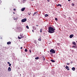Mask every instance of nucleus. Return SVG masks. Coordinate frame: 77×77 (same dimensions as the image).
<instances>
[{
  "label": "nucleus",
  "instance_id": "1",
  "mask_svg": "<svg viewBox=\"0 0 77 77\" xmlns=\"http://www.w3.org/2000/svg\"><path fill=\"white\" fill-rule=\"evenodd\" d=\"M55 28H54L51 26L49 27L48 28V32L49 33H54L55 32Z\"/></svg>",
  "mask_w": 77,
  "mask_h": 77
},
{
  "label": "nucleus",
  "instance_id": "2",
  "mask_svg": "<svg viewBox=\"0 0 77 77\" xmlns=\"http://www.w3.org/2000/svg\"><path fill=\"white\" fill-rule=\"evenodd\" d=\"M50 53H52L53 54H54L56 53V52H55V51L53 49H51L50 50Z\"/></svg>",
  "mask_w": 77,
  "mask_h": 77
},
{
  "label": "nucleus",
  "instance_id": "3",
  "mask_svg": "<svg viewBox=\"0 0 77 77\" xmlns=\"http://www.w3.org/2000/svg\"><path fill=\"white\" fill-rule=\"evenodd\" d=\"M26 21H27V19L26 18H25L22 20V22L23 23H24V22H26Z\"/></svg>",
  "mask_w": 77,
  "mask_h": 77
},
{
  "label": "nucleus",
  "instance_id": "4",
  "mask_svg": "<svg viewBox=\"0 0 77 77\" xmlns=\"http://www.w3.org/2000/svg\"><path fill=\"white\" fill-rule=\"evenodd\" d=\"M8 71L9 72L11 71V68L10 67H9L8 69Z\"/></svg>",
  "mask_w": 77,
  "mask_h": 77
},
{
  "label": "nucleus",
  "instance_id": "5",
  "mask_svg": "<svg viewBox=\"0 0 77 77\" xmlns=\"http://www.w3.org/2000/svg\"><path fill=\"white\" fill-rule=\"evenodd\" d=\"M73 36H74L72 34L71 35H70V36H69L70 38H72V37H73Z\"/></svg>",
  "mask_w": 77,
  "mask_h": 77
},
{
  "label": "nucleus",
  "instance_id": "6",
  "mask_svg": "<svg viewBox=\"0 0 77 77\" xmlns=\"http://www.w3.org/2000/svg\"><path fill=\"white\" fill-rule=\"evenodd\" d=\"M20 36H21L22 38H24V36H23V34H21L20 35Z\"/></svg>",
  "mask_w": 77,
  "mask_h": 77
},
{
  "label": "nucleus",
  "instance_id": "7",
  "mask_svg": "<svg viewBox=\"0 0 77 77\" xmlns=\"http://www.w3.org/2000/svg\"><path fill=\"white\" fill-rule=\"evenodd\" d=\"M41 37L40 36V38L38 39V41H41Z\"/></svg>",
  "mask_w": 77,
  "mask_h": 77
},
{
  "label": "nucleus",
  "instance_id": "8",
  "mask_svg": "<svg viewBox=\"0 0 77 77\" xmlns=\"http://www.w3.org/2000/svg\"><path fill=\"white\" fill-rule=\"evenodd\" d=\"M11 44V42H9L7 43V44H8V45H9V44Z\"/></svg>",
  "mask_w": 77,
  "mask_h": 77
},
{
  "label": "nucleus",
  "instance_id": "9",
  "mask_svg": "<svg viewBox=\"0 0 77 77\" xmlns=\"http://www.w3.org/2000/svg\"><path fill=\"white\" fill-rule=\"evenodd\" d=\"M72 44L73 45H76V44L75 43V42H72Z\"/></svg>",
  "mask_w": 77,
  "mask_h": 77
},
{
  "label": "nucleus",
  "instance_id": "10",
  "mask_svg": "<svg viewBox=\"0 0 77 77\" xmlns=\"http://www.w3.org/2000/svg\"><path fill=\"white\" fill-rule=\"evenodd\" d=\"M36 14H37V12H35L34 13L33 16H35V15H36Z\"/></svg>",
  "mask_w": 77,
  "mask_h": 77
},
{
  "label": "nucleus",
  "instance_id": "11",
  "mask_svg": "<svg viewBox=\"0 0 77 77\" xmlns=\"http://www.w3.org/2000/svg\"><path fill=\"white\" fill-rule=\"evenodd\" d=\"M72 69L73 71H75V67H73L72 68Z\"/></svg>",
  "mask_w": 77,
  "mask_h": 77
},
{
  "label": "nucleus",
  "instance_id": "12",
  "mask_svg": "<svg viewBox=\"0 0 77 77\" xmlns=\"http://www.w3.org/2000/svg\"><path fill=\"white\" fill-rule=\"evenodd\" d=\"M60 6V7H62V5L59 4H58L57 5V6Z\"/></svg>",
  "mask_w": 77,
  "mask_h": 77
},
{
  "label": "nucleus",
  "instance_id": "13",
  "mask_svg": "<svg viewBox=\"0 0 77 77\" xmlns=\"http://www.w3.org/2000/svg\"><path fill=\"white\" fill-rule=\"evenodd\" d=\"M24 10H25V8H23L21 9L22 11H24Z\"/></svg>",
  "mask_w": 77,
  "mask_h": 77
},
{
  "label": "nucleus",
  "instance_id": "14",
  "mask_svg": "<svg viewBox=\"0 0 77 77\" xmlns=\"http://www.w3.org/2000/svg\"><path fill=\"white\" fill-rule=\"evenodd\" d=\"M48 15L47 14H45V17H48Z\"/></svg>",
  "mask_w": 77,
  "mask_h": 77
},
{
  "label": "nucleus",
  "instance_id": "15",
  "mask_svg": "<svg viewBox=\"0 0 77 77\" xmlns=\"http://www.w3.org/2000/svg\"><path fill=\"white\" fill-rule=\"evenodd\" d=\"M35 59H36V60H38V59H39V57H37L36 58H35Z\"/></svg>",
  "mask_w": 77,
  "mask_h": 77
},
{
  "label": "nucleus",
  "instance_id": "16",
  "mask_svg": "<svg viewBox=\"0 0 77 77\" xmlns=\"http://www.w3.org/2000/svg\"><path fill=\"white\" fill-rule=\"evenodd\" d=\"M51 62H55V61L53 60H51Z\"/></svg>",
  "mask_w": 77,
  "mask_h": 77
},
{
  "label": "nucleus",
  "instance_id": "17",
  "mask_svg": "<svg viewBox=\"0 0 77 77\" xmlns=\"http://www.w3.org/2000/svg\"><path fill=\"white\" fill-rule=\"evenodd\" d=\"M18 38L19 39H20L22 38H22L21 37H18Z\"/></svg>",
  "mask_w": 77,
  "mask_h": 77
},
{
  "label": "nucleus",
  "instance_id": "18",
  "mask_svg": "<svg viewBox=\"0 0 77 77\" xmlns=\"http://www.w3.org/2000/svg\"><path fill=\"white\" fill-rule=\"evenodd\" d=\"M66 69H68L69 68V67H68V66H66Z\"/></svg>",
  "mask_w": 77,
  "mask_h": 77
},
{
  "label": "nucleus",
  "instance_id": "19",
  "mask_svg": "<svg viewBox=\"0 0 77 77\" xmlns=\"http://www.w3.org/2000/svg\"><path fill=\"white\" fill-rule=\"evenodd\" d=\"M41 33H42V29H40V31Z\"/></svg>",
  "mask_w": 77,
  "mask_h": 77
},
{
  "label": "nucleus",
  "instance_id": "20",
  "mask_svg": "<svg viewBox=\"0 0 77 77\" xmlns=\"http://www.w3.org/2000/svg\"><path fill=\"white\" fill-rule=\"evenodd\" d=\"M26 27L27 29H29V26H26Z\"/></svg>",
  "mask_w": 77,
  "mask_h": 77
},
{
  "label": "nucleus",
  "instance_id": "21",
  "mask_svg": "<svg viewBox=\"0 0 77 77\" xmlns=\"http://www.w3.org/2000/svg\"><path fill=\"white\" fill-rule=\"evenodd\" d=\"M66 64L67 65H70V63H66Z\"/></svg>",
  "mask_w": 77,
  "mask_h": 77
},
{
  "label": "nucleus",
  "instance_id": "22",
  "mask_svg": "<svg viewBox=\"0 0 77 77\" xmlns=\"http://www.w3.org/2000/svg\"><path fill=\"white\" fill-rule=\"evenodd\" d=\"M28 14L29 15H30V14H31V12L28 13Z\"/></svg>",
  "mask_w": 77,
  "mask_h": 77
},
{
  "label": "nucleus",
  "instance_id": "23",
  "mask_svg": "<svg viewBox=\"0 0 77 77\" xmlns=\"http://www.w3.org/2000/svg\"><path fill=\"white\" fill-rule=\"evenodd\" d=\"M25 52H27V49H25Z\"/></svg>",
  "mask_w": 77,
  "mask_h": 77
},
{
  "label": "nucleus",
  "instance_id": "24",
  "mask_svg": "<svg viewBox=\"0 0 77 77\" xmlns=\"http://www.w3.org/2000/svg\"><path fill=\"white\" fill-rule=\"evenodd\" d=\"M34 43L35 44H36V43H37V42H36V41H34Z\"/></svg>",
  "mask_w": 77,
  "mask_h": 77
},
{
  "label": "nucleus",
  "instance_id": "25",
  "mask_svg": "<svg viewBox=\"0 0 77 77\" xmlns=\"http://www.w3.org/2000/svg\"><path fill=\"white\" fill-rule=\"evenodd\" d=\"M55 20H56V21H57V18H55Z\"/></svg>",
  "mask_w": 77,
  "mask_h": 77
},
{
  "label": "nucleus",
  "instance_id": "26",
  "mask_svg": "<svg viewBox=\"0 0 77 77\" xmlns=\"http://www.w3.org/2000/svg\"><path fill=\"white\" fill-rule=\"evenodd\" d=\"M33 29H34V30H36V27H33Z\"/></svg>",
  "mask_w": 77,
  "mask_h": 77
},
{
  "label": "nucleus",
  "instance_id": "27",
  "mask_svg": "<svg viewBox=\"0 0 77 77\" xmlns=\"http://www.w3.org/2000/svg\"><path fill=\"white\" fill-rule=\"evenodd\" d=\"M74 47L75 48V47L74 45H73L72 46V48H74Z\"/></svg>",
  "mask_w": 77,
  "mask_h": 77
},
{
  "label": "nucleus",
  "instance_id": "28",
  "mask_svg": "<svg viewBox=\"0 0 77 77\" xmlns=\"http://www.w3.org/2000/svg\"><path fill=\"white\" fill-rule=\"evenodd\" d=\"M14 11H16V9L15 8L14 9H13Z\"/></svg>",
  "mask_w": 77,
  "mask_h": 77
},
{
  "label": "nucleus",
  "instance_id": "29",
  "mask_svg": "<svg viewBox=\"0 0 77 77\" xmlns=\"http://www.w3.org/2000/svg\"><path fill=\"white\" fill-rule=\"evenodd\" d=\"M1 3H2V1H1V0H0V5H1Z\"/></svg>",
  "mask_w": 77,
  "mask_h": 77
},
{
  "label": "nucleus",
  "instance_id": "30",
  "mask_svg": "<svg viewBox=\"0 0 77 77\" xmlns=\"http://www.w3.org/2000/svg\"><path fill=\"white\" fill-rule=\"evenodd\" d=\"M9 66H11V64H9Z\"/></svg>",
  "mask_w": 77,
  "mask_h": 77
},
{
  "label": "nucleus",
  "instance_id": "31",
  "mask_svg": "<svg viewBox=\"0 0 77 77\" xmlns=\"http://www.w3.org/2000/svg\"><path fill=\"white\" fill-rule=\"evenodd\" d=\"M42 57H43L44 59V60H45V58H44V56H42Z\"/></svg>",
  "mask_w": 77,
  "mask_h": 77
},
{
  "label": "nucleus",
  "instance_id": "32",
  "mask_svg": "<svg viewBox=\"0 0 77 77\" xmlns=\"http://www.w3.org/2000/svg\"><path fill=\"white\" fill-rule=\"evenodd\" d=\"M8 64H10V63L9 62H8Z\"/></svg>",
  "mask_w": 77,
  "mask_h": 77
},
{
  "label": "nucleus",
  "instance_id": "33",
  "mask_svg": "<svg viewBox=\"0 0 77 77\" xmlns=\"http://www.w3.org/2000/svg\"><path fill=\"white\" fill-rule=\"evenodd\" d=\"M18 29H21V28L20 27H18Z\"/></svg>",
  "mask_w": 77,
  "mask_h": 77
},
{
  "label": "nucleus",
  "instance_id": "34",
  "mask_svg": "<svg viewBox=\"0 0 77 77\" xmlns=\"http://www.w3.org/2000/svg\"><path fill=\"white\" fill-rule=\"evenodd\" d=\"M47 1L48 2H50V0H47Z\"/></svg>",
  "mask_w": 77,
  "mask_h": 77
},
{
  "label": "nucleus",
  "instance_id": "35",
  "mask_svg": "<svg viewBox=\"0 0 77 77\" xmlns=\"http://www.w3.org/2000/svg\"><path fill=\"white\" fill-rule=\"evenodd\" d=\"M36 26L37 27H38V26H39V25H37Z\"/></svg>",
  "mask_w": 77,
  "mask_h": 77
},
{
  "label": "nucleus",
  "instance_id": "36",
  "mask_svg": "<svg viewBox=\"0 0 77 77\" xmlns=\"http://www.w3.org/2000/svg\"><path fill=\"white\" fill-rule=\"evenodd\" d=\"M26 0H23V2H26Z\"/></svg>",
  "mask_w": 77,
  "mask_h": 77
},
{
  "label": "nucleus",
  "instance_id": "37",
  "mask_svg": "<svg viewBox=\"0 0 77 77\" xmlns=\"http://www.w3.org/2000/svg\"><path fill=\"white\" fill-rule=\"evenodd\" d=\"M29 52H30V53H31V50H29Z\"/></svg>",
  "mask_w": 77,
  "mask_h": 77
},
{
  "label": "nucleus",
  "instance_id": "38",
  "mask_svg": "<svg viewBox=\"0 0 77 77\" xmlns=\"http://www.w3.org/2000/svg\"><path fill=\"white\" fill-rule=\"evenodd\" d=\"M67 70L68 71H69V69H67Z\"/></svg>",
  "mask_w": 77,
  "mask_h": 77
},
{
  "label": "nucleus",
  "instance_id": "39",
  "mask_svg": "<svg viewBox=\"0 0 77 77\" xmlns=\"http://www.w3.org/2000/svg\"><path fill=\"white\" fill-rule=\"evenodd\" d=\"M68 1H69V2H70V1H71V0H68Z\"/></svg>",
  "mask_w": 77,
  "mask_h": 77
},
{
  "label": "nucleus",
  "instance_id": "40",
  "mask_svg": "<svg viewBox=\"0 0 77 77\" xmlns=\"http://www.w3.org/2000/svg\"><path fill=\"white\" fill-rule=\"evenodd\" d=\"M72 5H73V6H74V4H72Z\"/></svg>",
  "mask_w": 77,
  "mask_h": 77
},
{
  "label": "nucleus",
  "instance_id": "41",
  "mask_svg": "<svg viewBox=\"0 0 77 77\" xmlns=\"http://www.w3.org/2000/svg\"><path fill=\"white\" fill-rule=\"evenodd\" d=\"M14 20H17V18L14 19Z\"/></svg>",
  "mask_w": 77,
  "mask_h": 77
},
{
  "label": "nucleus",
  "instance_id": "42",
  "mask_svg": "<svg viewBox=\"0 0 77 77\" xmlns=\"http://www.w3.org/2000/svg\"><path fill=\"white\" fill-rule=\"evenodd\" d=\"M21 48V49H22V47H21V48Z\"/></svg>",
  "mask_w": 77,
  "mask_h": 77
},
{
  "label": "nucleus",
  "instance_id": "43",
  "mask_svg": "<svg viewBox=\"0 0 77 77\" xmlns=\"http://www.w3.org/2000/svg\"><path fill=\"white\" fill-rule=\"evenodd\" d=\"M32 32H33V30H32Z\"/></svg>",
  "mask_w": 77,
  "mask_h": 77
},
{
  "label": "nucleus",
  "instance_id": "44",
  "mask_svg": "<svg viewBox=\"0 0 77 77\" xmlns=\"http://www.w3.org/2000/svg\"><path fill=\"white\" fill-rule=\"evenodd\" d=\"M13 14H15V12H13Z\"/></svg>",
  "mask_w": 77,
  "mask_h": 77
},
{
  "label": "nucleus",
  "instance_id": "45",
  "mask_svg": "<svg viewBox=\"0 0 77 77\" xmlns=\"http://www.w3.org/2000/svg\"><path fill=\"white\" fill-rule=\"evenodd\" d=\"M31 1H33V0H31Z\"/></svg>",
  "mask_w": 77,
  "mask_h": 77
},
{
  "label": "nucleus",
  "instance_id": "46",
  "mask_svg": "<svg viewBox=\"0 0 77 77\" xmlns=\"http://www.w3.org/2000/svg\"><path fill=\"white\" fill-rule=\"evenodd\" d=\"M19 30H20V29Z\"/></svg>",
  "mask_w": 77,
  "mask_h": 77
},
{
  "label": "nucleus",
  "instance_id": "47",
  "mask_svg": "<svg viewBox=\"0 0 77 77\" xmlns=\"http://www.w3.org/2000/svg\"><path fill=\"white\" fill-rule=\"evenodd\" d=\"M69 18H70V17H69Z\"/></svg>",
  "mask_w": 77,
  "mask_h": 77
},
{
  "label": "nucleus",
  "instance_id": "48",
  "mask_svg": "<svg viewBox=\"0 0 77 77\" xmlns=\"http://www.w3.org/2000/svg\"><path fill=\"white\" fill-rule=\"evenodd\" d=\"M76 42H77V41H76Z\"/></svg>",
  "mask_w": 77,
  "mask_h": 77
},
{
  "label": "nucleus",
  "instance_id": "49",
  "mask_svg": "<svg viewBox=\"0 0 77 77\" xmlns=\"http://www.w3.org/2000/svg\"><path fill=\"white\" fill-rule=\"evenodd\" d=\"M20 75H21V74Z\"/></svg>",
  "mask_w": 77,
  "mask_h": 77
},
{
  "label": "nucleus",
  "instance_id": "50",
  "mask_svg": "<svg viewBox=\"0 0 77 77\" xmlns=\"http://www.w3.org/2000/svg\"><path fill=\"white\" fill-rule=\"evenodd\" d=\"M70 18V20L71 19V18Z\"/></svg>",
  "mask_w": 77,
  "mask_h": 77
}]
</instances>
